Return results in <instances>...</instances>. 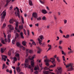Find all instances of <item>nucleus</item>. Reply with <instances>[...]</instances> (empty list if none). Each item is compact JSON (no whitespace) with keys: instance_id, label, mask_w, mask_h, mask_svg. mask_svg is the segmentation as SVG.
Segmentation results:
<instances>
[{"instance_id":"ea45409f","label":"nucleus","mask_w":74,"mask_h":74,"mask_svg":"<svg viewBox=\"0 0 74 74\" xmlns=\"http://www.w3.org/2000/svg\"><path fill=\"white\" fill-rule=\"evenodd\" d=\"M39 1H40V3H41V4H44L45 2L41 1V0H40Z\"/></svg>"},{"instance_id":"e2e57ef3","label":"nucleus","mask_w":74,"mask_h":74,"mask_svg":"<svg viewBox=\"0 0 74 74\" xmlns=\"http://www.w3.org/2000/svg\"><path fill=\"white\" fill-rule=\"evenodd\" d=\"M12 70H10L9 71V73H10V74H12Z\"/></svg>"},{"instance_id":"f704fd0d","label":"nucleus","mask_w":74,"mask_h":74,"mask_svg":"<svg viewBox=\"0 0 74 74\" xmlns=\"http://www.w3.org/2000/svg\"><path fill=\"white\" fill-rule=\"evenodd\" d=\"M70 37V35L69 34H67L66 36V38H68Z\"/></svg>"},{"instance_id":"2eb2a0df","label":"nucleus","mask_w":74,"mask_h":74,"mask_svg":"<svg viewBox=\"0 0 74 74\" xmlns=\"http://www.w3.org/2000/svg\"><path fill=\"white\" fill-rule=\"evenodd\" d=\"M11 1V0H7L6 1V4L5 5V6L7 7V5H8V3H10V2Z\"/></svg>"},{"instance_id":"39448f33","label":"nucleus","mask_w":74,"mask_h":74,"mask_svg":"<svg viewBox=\"0 0 74 74\" xmlns=\"http://www.w3.org/2000/svg\"><path fill=\"white\" fill-rule=\"evenodd\" d=\"M38 41H39V44L40 45H41V47H45V42H44L42 43L41 42H42V40H40V38H38Z\"/></svg>"},{"instance_id":"c756f323","label":"nucleus","mask_w":74,"mask_h":74,"mask_svg":"<svg viewBox=\"0 0 74 74\" xmlns=\"http://www.w3.org/2000/svg\"><path fill=\"white\" fill-rule=\"evenodd\" d=\"M21 21L22 23H24V21L23 20V18L21 16Z\"/></svg>"},{"instance_id":"0eeeda50","label":"nucleus","mask_w":74,"mask_h":74,"mask_svg":"<svg viewBox=\"0 0 74 74\" xmlns=\"http://www.w3.org/2000/svg\"><path fill=\"white\" fill-rule=\"evenodd\" d=\"M51 61V60H49L48 59H46L45 60V64L47 66V67L49 66V62H50Z\"/></svg>"},{"instance_id":"2f4dec72","label":"nucleus","mask_w":74,"mask_h":74,"mask_svg":"<svg viewBox=\"0 0 74 74\" xmlns=\"http://www.w3.org/2000/svg\"><path fill=\"white\" fill-rule=\"evenodd\" d=\"M11 37V34H9L8 35V38H10Z\"/></svg>"},{"instance_id":"6e6552de","label":"nucleus","mask_w":74,"mask_h":74,"mask_svg":"<svg viewBox=\"0 0 74 74\" xmlns=\"http://www.w3.org/2000/svg\"><path fill=\"white\" fill-rule=\"evenodd\" d=\"M74 64L73 63H72V64H71V66H70V67L68 68L67 69V71H73L74 70V66L73 65Z\"/></svg>"},{"instance_id":"7c9ffc66","label":"nucleus","mask_w":74,"mask_h":74,"mask_svg":"<svg viewBox=\"0 0 74 74\" xmlns=\"http://www.w3.org/2000/svg\"><path fill=\"white\" fill-rule=\"evenodd\" d=\"M4 60V61H5H5H6V59L3 58V57L2 56V60Z\"/></svg>"},{"instance_id":"ddd939ff","label":"nucleus","mask_w":74,"mask_h":74,"mask_svg":"<svg viewBox=\"0 0 74 74\" xmlns=\"http://www.w3.org/2000/svg\"><path fill=\"white\" fill-rule=\"evenodd\" d=\"M41 11L43 14H47V11L45 10H42Z\"/></svg>"},{"instance_id":"8fccbe9b","label":"nucleus","mask_w":74,"mask_h":74,"mask_svg":"<svg viewBox=\"0 0 74 74\" xmlns=\"http://www.w3.org/2000/svg\"><path fill=\"white\" fill-rule=\"evenodd\" d=\"M29 53H33V51H32L31 50H29Z\"/></svg>"},{"instance_id":"dca6fc26","label":"nucleus","mask_w":74,"mask_h":74,"mask_svg":"<svg viewBox=\"0 0 74 74\" xmlns=\"http://www.w3.org/2000/svg\"><path fill=\"white\" fill-rule=\"evenodd\" d=\"M39 38L41 40V41H42V40H44V36L42 35H40L39 37Z\"/></svg>"},{"instance_id":"1a4fd4ad","label":"nucleus","mask_w":74,"mask_h":74,"mask_svg":"<svg viewBox=\"0 0 74 74\" xmlns=\"http://www.w3.org/2000/svg\"><path fill=\"white\" fill-rule=\"evenodd\" d=\"M8 27H9V31L7 32L8 34L10 33V32H11V31L12 30L14 29V28L11 25H8Z\"/></svg>"},{"instance_id":"338daca9","label":"nucleus","mask_w":74,"mask_h":74,"mask_svg":"<svg viewBox=\"0 0 74 74\" xmlns=\"http://www.w3.org/2000/svg\"><path fill=\"white\" fill-rule=\"evenodd\" d=\"M34 73H35V74H38L37 73H38V71H36L34 72Z\"/></svg>"},{"instance_id":"a211bd4d","label":"nucleus","mask_w":74,"mask_h":74,"mask_svg":"<svg viewBox=\"0 0 74 74\" xmlns=\"http://www.w3.org/2000/svg\"><path fill=\"white\" fill-rule=\"evenodd\" d=\"M19 9H17V12H18L17 13V15L18 17V18H20L21 16H20V14H19Z\"/></svg>"},{"instance_id":"13d9d810","label":"nucleus","mask_w":74,"mask_h":74,"mask_svg":"<svg viewBox=\"0 0 74 74\" xmlns=\"http://www.w3.org/2000/svg\"><path fill=\"white\" fill-rule=\"evenodd\" d=\"M54 18L55 20H56L57 19V17L56 16H54Z\"/></svg>"},{"instance_id":"37998d69","label":"nucleus","mask_w":74,"mask_h":74,"mask_svg":"<svg viewBox=\"0 0 74 74\" xmlns=\"http://www.w3.org/2000/svg\"><path fill=\"white\" fill-rule=\"evenodd\" d=\"M16 37H19V35H18V33H16Z\"/></svg>"},{"instance_id":"de8ad7c7","label":"nucleus","mask_w":74,"mask_h":74,"mask_svg":"<svg viewBox=\"0 0 74 74\" xmlns=\"http://www.w3.org/2000/svg\"><path fill=\"white\" fill-rule=\"evenodd\" d=\"M11 51H9L8 52V55H9V56H10V55H11Z\"/></svg>"},{"instance_id":"bf43d9fd","label":"nucleus","mask_w":74,"mask_h":74,"mask_svg":"<svg viewBox=\"0 0 74 74\" xmlns=\"http://www.w3.org/2000/svg\"><path fill=\"white\" fill-rule=\"evenodd\" d=\"M35 25L36 26H37V27H38V26L39 25H38V23H37V24H35Z\"/></svg>"},{"instance_id":"9d476101","label":"nucleus","mask_w":74,"mask_h":74,"mask_svg":"<svg viewBox=\"0 0 74 74\" xmlns=\"http://www.w3.org/2000/svg\"><path fill=\"white\" fill-rule=\"evenodd\" d=\"M32 16L35 18H37V14L36 12L33 13L32 14Z\"/></svg>"},{"instance_id":"4468645a","label":"nucleus","mask_w":74,"mask_h":74,"mask_svg":"<svg viewBox=\"0 0 74 74\" xmlns=\"http://www.w3.org/2000/svg\"><path fill=\"white\" fill-rule=\"evenodd\" d=\"M6 50V48H4L3 49V48H1V53H2L4 52V51H5Z\"/></svg>"},{"instance_id":"c85d7f7f","label":"nucleus","mask_w":74,"mask_h":74,"mask_svg":"<svg viewBox=\"0 0 74 74\" xmlns=\"http://www.w3.org/2000/svg\"><path fill=\"white\" fill-rule=\"evenodd\" d=\"M23 25H22L21 26L20 25L19 26V29H23Z\"/></svg>"},{"instance_id":"0e129e2a","label":"nucleus","mask_w":74,"mask_h":74,"mask_svg":"<svg viewBox=\"0 0 74 74\" xmlns=\"http://www.w3.org/2000/svg\"><path fill=\"white\" fill-rule=\"evenodd\" d=\"M62 52V55H63V54H64V51L63 50H62L61 51Z\"/></svg>"},{"instance_id":"69168bd1","label":"nucleus","mask_w":74,"mask_h":74,"mask_svg":"<svg viewBox=\"0 0 74 74\" xmlns=\"http://www.w3.org/2000/svg\"><path fill=\"white\" fill-rule=\"evenodd\" d=\"M29 44H30V47H32L33 46V45L31 43H29Z\"/></svg>"},{"instance_id":"79ce46f5","label":"nucleus","mask_w":74,"mask_h":74,"mask_svg":"<svg viewBox=\"0 0 74 74\" xmlns=\"http://www.w3.org/2000/svg\"><path fill=\"white\" fill-rule=\"evenodd\" d=\"M63 42V41L62 40H60L59 42V44L60 45Z\"/></svg>"},{"instance_id":"cd10ccee","label":"nucleus","mask_w":74,"mask_h":74,"mask_svg":"<svg viewBox=\"0 0 74 74\" xmlns=\"http://www.w3.org/2000/svg\"><path fill=\"white\" fill-rule=\"evenodd\" d=\"M15 41H16V39H14L12 40V43L13 44H15Z\"/></svg>"},{"instance_id":"4c0bfd02","label":"nucleus","mask_w":74,"mask_h":74,"mask_svg":"<svg viewBox=\"0 0 74 74\" xmlns=\"http://www.w3.org/2000/svg\"><path fill=\"white\" fill-rule=\"evenodd\" d=\"M13 60H14V61H15L16 62V61L17 60V58H16L14 57V58Z\"/></svg>"},{"instance_id":"680f3d73","label":"nucleus","mask_w":74,"mask_h":74,"mask_svg":"<svg viewBox=\"0 0 74 74\" xmlns=\"http://www.w3.org/2000/svg\"><path fill=\"white\" fill-rule=\"evenodd\" d=\"M4 41H5V42H7V39L6 38H5V39H4Z\"/></svg>"},{"instance_id":"e433bc0d","label":"nucleus","mask_w":74,"mask_h":74,"mask_svg":"<svg viewBox=\"0 0 74 74\" xmlns=\"http://www.w3.org/2000/svg\"><path fill=\"white\" fill-rule=\"evenodd\" d=\"M38 67H35L34 68V70H39Z\"/></svg>"},{"instance_id":"5fc2aeb1","label":"nucleus","mask_w":74,"mask_h":74,"mask_svg":"<svg viewBox=\"0 0 74 74\" xmlns=\"http://www.w3.org/2000/svg\"><path fill=\"white\" fill-rule=\"evenodd\" d=\"M57 39L56 40V41H58V40H59V37L58 36H57Z\"/></svg>"},{"instance_id":"a19ab883","label":"nucleus","mask_w":74,"mask_h":74,"mask_svg":"<svg viewBox=\"0 0 74 74\" xmlns=\"http://www.w3.org/2000/svg\"><path fill=\"white\" fill-rule=\"evenodd\" d=\"M59 32L60 33H61V34H63V31H62L61 29H59Z\"/></svg>"},{"instance_id":"5701e85b","label":"nucleus","mask_w":74,"mask_h":74,"mask_svg":"<svg viewBox=\"0 0 74 74\" xmlns=\"http://www.w3.org/2000/svg\"><path fill=\"white\" fill-rule=\"evenodd\" d=\"M17 70L18 73H19V72H21V69L19 67H18L17 69Z\"/></svg>"},{"instance_id":"3c124183","label":"nucleus","mask_w":74,"mask_h":74,"mask_svg":"<svg viewBox=\"0 0 74 74\" xmlns=\"http://www.w3.org/2000/svg\"><path fill=\"white\" fill-rule=\"evenodd\" d=\"M73 51H70L68 52V54H70V53H73Z\"/></svg>"},{"instance_id":"052dcab7","label":"nucleus","mask_w":74,"mask_h":74,"mask_svg":"<svg viewBox=\"0 0 74 74\" xmlns=\"http://www.w3.org/2000/svg\"><path fill=\"white\" fill-rule=\"evenodd\" d=\"M3 34L4 37L5 38V37H6V35H5V34L4 32H3Z\"/></svg>"},{"instance_id":"b1692460","label":"nucleus","mask_w":74,"mask_h":74,"mask_svg":"<svg viewBox=\"0 0 74 74\" xmlns=\"http://www.w3.org/2000/svg\"><path fill=\"white\" fill-rule=\"evenodd\" d=\"M43 73L44 74H49V71H43Z\"/></svg>"},{"instance_id":"473e14b6","label":"nucleus","mask_w":74,"mask_h":74,"mask_svg":"<svg viewBox=\"0 0 74 74\" xmlns=\"http://www.w3.org/2000/svg\"><path fill=\"white\" fill-rule=\"evenodd\" d=\"M41 19V18L40 17L38 18H37V21H40Z\"/></svg>"},{"instance_id":"393cba45","label":"nucleus","mask_w":74,"mask_h":74,"mask_svg":"<svg viewBox=\"0 0 74 74\" xmlns=\"http://www.w3.org/2000/svg\"><path fill=\"white\" fill-rule=\"evenodd\" d=\"M72 63H70L69 65H66V68H68V67H70L71 66L72 64Z\"/></svg>"},{"instance_id":"09e8293b","label":"nucleus","mask_w":74,"mask_h":74,"mask_svg":"<svg viewBox=\"0 0 74 74\" xmlns=\"http://www.w3.org/2000/svg\"><path fill=\"white\" fill-rule=\"evenodd\" d=\"M8 42L9 43L10 42V38H8Z\"/></svg>"},{"instance_id":"4d7b16f0","label":"nucleus","mask_w":74,"mask_h":74,"mask_svg":"<svg viewBox=\"0 0 74 74\" xmlns=\"http://www.w3.org/2000/svg\"><path fill=\"white\" fill-rule=\"evenodd\" d=\"M3 57H4V58H7V56L4 55H3Z\"/></svg>"},{"instance_id":"423d86ee","label":"nucleus","mask_w":74,"mask_h":74,"mask_svg":"<svg viewBox=\"0 0 74 74\" xmlns=\"http://www.w3.org/2000/svg\"><path fill=\"white\" fill-rule=\"evenodd\" d=\"M16 45L17 47H18L22 48L23 50H25L26 49V48L24 47L23 45H21V44L19 42H17Z\"/></svg>"},{"instance_id":"6e6d98bb","label":"nucleus","mask_w":74,"mask_h":74,"mask_svg":"<svg viewBox=\"0 0 74 74\" xmlns=\"http://www.w3.org/2000/svg\"><path fill=\"white\" fill-rule=\"evenodd\" d=\"M12 9V5H11V7H10V10H11V9Z\"/></svg>"},{"instance_id":"7ed1b4c3","label":"nucleus","mask_w":74,"mask_h":74,"mask_svg":"<svg viewBox=\"0 0 74 74\" xmlns=\"http://www.w3.org/2000/svg\"><path fill=\"white\" fill-rule=\"evenodd\" d=\"M51 59V60H53V61H51V63H53V65H51V66L50 67H51V68H52V67H54L56 66V65H55V58H50Z\"/></svg>"},{"instance_id":"bb28decb","label":"nucleus","mask_w":74,"mask_h":74,"mask_svg":"<svg viewBox=\"0 0 74 74\" xmlns=\"http://www.w3.org/2000/svg\"><path fill=\"white\" fill-rule=\"evenodd\" d=\"M5 26H6V25L5 23L4 24L2 27V29H3L4 28H5Z\"/></svg>"},{"instance_id":"a18cd8bd","label":"nucleus","mask_w":74,"mask_h":74,"mask_svg":"<svg viewBox=\"0 0 74 74\" xmlns=\"http://www.w3.org/2000/svg\"><path fill=\"white\" fill-rule=\"evenodd\" d=\"M46 19V17L45 16H44L42 18V20H45Z\"/></svg>"},{"instance_id":"72a5a7b5","label":"nucleus","mask_w":74,"mask_h":74,"mask_svg":"<svg viewBox=\"0 0 74 74\" xmlns=\"http://www.w3.org/2000/svg\"><path fill=\"white\" fill-rule=\"evenodd\" d=\"M57 60L58 62H60V60L59 59V57H57Z\"/></svg>"},{"instance_id":"c03bdc74","label":"nucleus","mask_w":74,"mask_h":74,"mask_svg":"<svg viewBox=\"0 0 74 74\" xmlns=\"http://www.w3.org/2000/svg\"><path fill=\"white\" fill-rule=\"evenodd\" d=\"M62 59L64 61H65V57L63 56H62Z\"/></svg>"},{"instance_id":"f8f14e48","label":"nucleus","mask_w":74,"mask_h":74,"mask_svg":"<svg viewBox=\"0 0 74 74\" xmlns=\"http://www.w3.org/2000/svg\"><path fill=\"white\" fill-rule=\"evenodd\" d=\"M20 36H21V38H22V39H23L24 38V36H23V32H21L20 33Z\"/></svg>"},{"instance_id":"f257e3e1","label":"nucleus","mask_w":74,"mask_h":74,"mask_svg":"<svg viewBox=\"0 0 74 74\" xmlns=\"http://www.w3.org/2000/svg\"><path fill=\"white\" fill-rule=\"evenodd\" d=\"M35 55H34L31 58V56H29L27 58L25 59V62L24 63V67L27 68L29 65V60H32L34 58Z\"/></svg>"},{"instance_id":"4be33fe9","label":"nucleus","mask_w":74,"mask_h":74,"mask_svg":"<svg viewBox=\"0 0 74 74\" xmlns=\"http://www.w3.org/2000/svg\"><path fill=\"white\" fill-rule=\"evenodd\" d=\"M29 68L31 69V72H33V68H32V66L30 65H29Z\"/></svg>"},{"instance_id":"c9c22d12","label":"nucleus","mask_w":74,"mask_h":74,"mask_svg":"<svg viewBox=\"0 0 74 74\" xmlns=\"http://www.w3.org/2000/svg\"><path fill=\"white\" fill-rule=\"evenodd\" d=\"M1 42H2L3 44H5V43L4 42V41L3 40H2L1 41Z\"/></svg>"},{"instance_id":"864d4df0","label":"nucleus","mask_w":74,"mask_h":74,"mask_svg":"<svg viewBox=\"0 0 74 74\" xmlns=\"http://www.w3.org/2000/svg\"><path fill=\"white\" fill-rule=\"evenodd\" d=\"M32 44L33 45H36V43H35V42H33L32 43Z\"/></svg>"},{"instance_id":"6ab92c4d","label":"nucleus","mask_w":74,"mask_h":74,"mask_svg":"<svg viewBox=\"0 0 74 74\" xmlns=\"http://www.w3.org/2000/svg\"><path fill=\"white\" fill-rule=\"evenodd\" d=\"M38 53H41V49H40V48L39 47H38Z\"/></svg>"},{"instance_id":"412c9836","label":"nucleus","mask_w":74,"mask_h":74,"mask_svg":"<svg viewBox=\"0 0 74 74\" xmlns=\"http://www.w3.org/2000/svg\"><path fill=\"white\" fill-rule=\"evenodd\" d=\"M26 42L25 41H23L22 42V44L23 46H25L26 45Z\"/></svg>"},{"instance_id":"9b49d317","label":"nucleus","mask_w":74,"mask_h":74,"mask_svg":"<svg viewBox=\"0 0 74 74\" xmlns=\"http://www.w3.org/2000/svg\"><path fill=\"white\" fill-rule=\"evenodd\" d=\"M57 69H58V71H59L60 73V74H61V73H62V68L60 67H58L57 68Z\"/></svg>"},{"instance_id":"aec40b11","label":"nucleus","mask_w":74,"mask_h":74,"mask_svg":"<svg viewBox=\"0 0 74 74\" xmlns=\"http://www.w3.org/2000/svg\"><path fill=\"white\" fill-rule=\"evenodd\" d=\"M17 57L18 60H19L20 57L19 54L18 53L16 54L15 55Z\"/></svg>"},{"instance_id":"603ef678","label":"nucleus","mask_w":74,"mask_h":74,"mask_svg":"<svg viewBox=\"0 0 74 74\" xmlns=\"http://www.w3.org/2000/svg\"><path fill=\"white\" fill-rule=\"evenodd\" d=\"M48 46L49 48H52V46L48 44Z\"/></svg>"},{"instance_id":"49530a36","label":"nucleus","mask_w":74,"mask_h":74,"mask_svg":"<svg viewBox=\"0 0 74 74\" xmlns=\"http://www.w3.org/2000/svg\"><path fill=\"white\" fill-rule=\"evenodd\" d=\"M64 23L66 24L67 23V20L66 19L64 20Z\"/></svg>"},{"instance_id":"a878e982","label":"nucleus","mask_w":74,"mask_h":74,"mask_svg":"<svg viewBox=\"0 0 74 74\" xmlns=\"http://www.w3.org/2000/svg\"><path fill=\"white\" fill-rule=\"evenodd\" d=\"M29 3L30 5L32 6L33 5V4L32 3V1L30 0H29Z\"/></svg>"},{"instance_id":"20e7f679","label":"nucleus","mask_w":74,"mask_h":74,"mask_svg":"<svg viewBox=\"0 0 74 74\" xmlns=\"http://www.w3.org/2000/svg\"><path fill=\"white\" fill-rule=\"evenodd\" d=\"M3 14L1 17V21H4V19H5V15H6V12H5V11H3L2 13L1 14V16Z\"/></svg>"},{"instance_id":"58836bf2","label":"nucleus","mask_w":74,"mask_h":74,"mask_svg":"<svg viewBox=\"0 0 74 74\" xmlns=\"http://www.w3.org/2000/svg\"><path fill=\"white\" fill-rule=\"evenodd\" d=\"M49 68H47V67H45L44 68V70H49Z\"/></svg>"},{"instance_id":"f03ea898","label":"nucleus","mask_w":74,"mask_h":74,"mask_svg":"<svg viewBox=\"0 0 74 74\" xmlns=\"http://www.w3.org/2000/svg\"><path fill=\"white\" fill-rule=\"evenodd\" d=\"M14 22H15L16 23V26L15 27V29L16 30H17L18 29V22H17V21L14 18L11 19L10 21V23H14Z\"/></svg>"},{"instance_id":"f3484780","label":"nucleus","mask_w":74,"mask_h":74,"mask_svg":"<svg viewBox=\"0 0 74 74\" xmlns=\"http://www.w3.org/2000/svg\"><path fill=\"white\" fill-rule=\"evenodd\" d=\"M34 60H32L31 61V65L32 67H34Z\"/></svg>"},{"instance_id":"774afa93","label":"nucleus","mask_w":74,"mask_h":74,"mask_svg":"<svg viewBox=\"0 0 74 74\" xmlns=\"http://www.w3.org/2000/svg\"><path fill=\"white\" fill-rule=\"evenodd\" d=\"M27 31L28 32V35H29V30H27Z\"/></svg>"}]
</instances>
